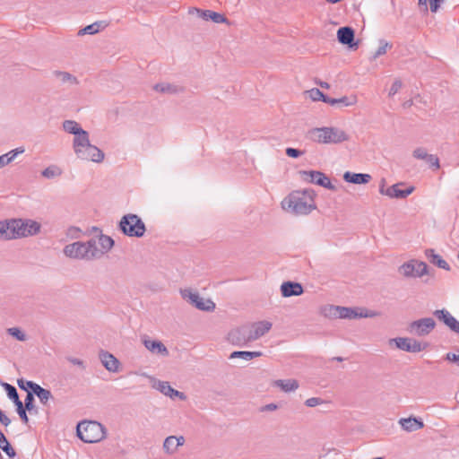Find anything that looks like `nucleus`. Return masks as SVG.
Masks as SVG:
<instances>
[{
    "instance_id": "e433bc0d",
    "label": "nucleus",
    "mask_w": 459,
    "mask_h": 459,
    "mask_svg": "<svg viewBox=\"0 0 459 459\" xmlns=\"http://www.w3.org/2000/svg\"><path fill=\"white\" fill-rule=\"evenodd\" d=\"M18 386L28 392L34 393L36 388L39 386L38 384L34 383L33 381L25 380V379H18L17 380Z\"/></svg>"
},
{
    "instance_id": "473e14b6",
    "label": "nucleus",
    "mask_w": 459,
    "mask_h": 459,
    "mask_svg": "<svg viewBox=\"0 0 459 459\" xmlns=\"http://www.w3.org/2000/svg\"><path fill=\"white\" fill-rule=\"evenodd\" d=\"M153 89L156 91L169 94H174L180 91V89L178 86L170 84L169 82L157 83L154 85Z\"/></svg>"
},
{
    "instance_id": "bf43d9fd",
    "label": "nucleus",
    "mask_w": 459,
    "mask_h": 459,
    "mask_svg": "<svg viewBox=\"0 0 459 459\" xmlns=\"http://www.w3.org/2000/svg\"><path fill=\"white\" fill-rule=\"evenodd\" d=\"M124 234L129 236V237H137L142 238L144 235L145 231H123Z\"/></svg>"
},
{
    "instance_id": "49530a36",
    "label": "nucleus",
    "mask_w": 459,
    "mask_h": 459,
    "mask_svg": "<svg viewBox=\"0 0 459 459\" xmlns=\"http://www.w3.org/2000/svg\"><path fill=\"white\" fill-rule=\"evenodd\" d=\"M23 152L24 149L21 147L8 152L7 153L4 154V156L5 158L6 162L9 164L16 158L18 154H22Z\"/></svg>"
},
{
    "instance_id": "c03bdc74",
    "label": "nucleus",
    "mask_w": 459,
    "mask_h": 459,
    "mask_svg": "<svg viewBox=\"0 0 459 459\" xmlns=\"http://www.w3.org/2000/svg\"><path fill=\"white\" fill-rule=\"evenodd\" d=\"M209 20L212 21L214 23L230 24L229 20L223 14L213 11H211Z\"/></svg>"
},
{
    "instance_id": "4d7b16f0",
    "label": "nucleus",
    "mask_w": 459,
    "mask_h": 459,
    "mask_svg": "<svg viewBox=\"0 0 459 459\" xmlns=\"http://www.w3.org/2000/svg\"><path fill=\"white\" fill-rule=\"evenodd\" d=\"M0 422L4 426L11 423V420L2 411H0Z\"/></svg>"
},
{
    "instance_id": "37998d69",
    "label": "nucleus",
    "mask_w": 459,
    "mask_h": 459,
    "mask_svg": "<svg viewBox=\"0 0 459 459\" xmlns=\"http://www.w3.org/2000/svg\"><path fill=\"white\" fill-rule=\"evenodd\" d=\"M7 333L18 341L24 342L27 340L26 334L18 327L8 328Z\"/></svg>"
},
{
    "instance_id": "a18cd8bd",
    "label": "nucleus",
    "mask_w": 459,
    "mask_h": 459,
    "mask_svg": "<svg viewBox=\"0 0 459 459\" xmlns=\"http://www.w3.org/2000/svg\"><path fill=\"white\" fill-rule=\"evenodd\" d=\"M16 406V411L18 413V415L20 416V419L22 420V421L25 424H27L29 422V418H28V415H27V409L23 406V403L22 402H21L20 403L18 404H15Z\"/></svg>"
},
{
    "instance_id": "f3484780",
    "label": "nucleus",
    "mask_w": 459,
    "mask_h": 459,
    "mask_svg": "<svg viewBox=\"0 0 459 459\" xmlns=\"http://www.w3.org/2000/svg\"><path fill=\"white\" fill-rule=\"evenodd\" d=\"M118 228V230H146L141 218L131 213L121 218Z\"/></svg>"
},
{
    "instance_id": "9d476101",
    "label": "nucleus",
    "mask_w": 459,
    "mask_h": 459,
    "mask_svg": "<svg viewBox=\"0 0 459 459\" xmlns=\"http://www.w3.org/2000/svg\"><path fill=\"white\" fill-rule=\"evenodd\" d=\"M436 327V322L432 317H423L415 321H412L408 325V332L416 336H427Z\"/></svg>"
},
{
    "instance_id": "8fccbe9b",
    "label": "nucleus",
    "mask_w": 459,
    "mask_h": 459,
    "mask_svg": "<svg viewBox=\"0 0 459 459\" xmlns=\"http://www.w3.org/2000/svg\"><path fill=\"white\" fill-rule=\"evenodd\" d=\"M403 82L401 80H395L389 90V96L395 95L402 88Z\"/></svg>"
},
{
    "instance_id": "5701e85b",
    "label": "nucleus",
    "mask_w": 459,
    "mask_h": 459,
    "mask_svg": "<svg viewBox=\"0 0 459 459\" xmlns=\"http://www.w3.org/2000/svg\"><path fill=\"white\" fill-rule=\"evenodd\" d=\"M399 424L403 429L408 432L416 431L424 427V423L420 420L412 417L400 419Z\"/></svg>"
},
{
    "instance_id": "69168bd1",
    "label": "nucleus",
    "mask_w": 459,
    "mask_h": 459,
    "mask_svg": "<svg viewBox=\"0 0 459 459\" xmlns=\"http://www.w3.org/2000/svg\"><path fill=\"white\" fill-rule=\"evenodd\" d=\"M365 310H367V309L366 308H359V312L357 311L356 318H365L364 317Z\"/></svg>"
},
{
    "instance_id": "a19ab883",
    "label": "nucleus",
    "mask_w": 459,
    "mask_h": 459,
    "mask_svg": "<svg viewBox=\"0 0 459 459\" xmlns=\"http://www.w3.org/2000/svg\"><path fill=\"white\" fill-rule=\"evenodd\" d=\"M0 448L9 456V457H14L16 455V453L14 449L12 447V446L9 444L6 437H3V439L0 441Z\"/></svg>"
},
{
    "instance_id": "ea45409f",
    "label": "nucleus",
    "mask_w": 459,
    "mask_h": 459,
    "mask_svg": "<svg viewBox=\"0 0 459 459\" xmlns=\"http://www.w3.org/2000/svg\"><path fill=\"white\" fill-rule=\"evenodd\" d=\"M210 13L211 10H202L196 7H192L188 10L189 14L196 15L204 21H209Z\"/></svg>"
},
{
    "instance_id": "4468645a",
    "label": "nucleus",
    "mask_w": 459,
    "mask_h": 459,
    "mask_svg": "<svg viewBox=\"0 0 459 459\" xmlns=\"http://www.w3.org/2000/svg\"><path fill=\"white\" fill-rule=\"evenodd\" d=\"M326 316L342 319H354L357 316V309L352 307L329 305L324 309Z\"/></svg>"
},
{
    "instance_id": "13d9d810",
    "label": "nucleus",
    "mask_w": 459,
    "mask_h": 459,
    "mask_svg": "<svg viewBox=\"0 0 459 459\" xmlns=\"http://www.w3.org/2000/svg\"><path fill=\"white\" fill-rule=\"evenodd\" d=\"M169 397L170 398L178 397L180 400H186V396L185 395L184 393L175 390L174 388H173V392L171 393V395Z\"/></svg>"
},
{
    "instance_id": "7ed1b4c3",
    "label": "nucleus",
    "mask_w": 459,
    "mask_h": 459,
    "mask_svg": "<svg viewBox=\"0 0 459 459\" xmlns=\"http://www.w3.org/2000/svg\"><path fill=\"white\" fill-rule=\"evenodd\" d=\"M307 134L311 141L321 144H338L350 138L344 130L333 126L315 127Z\"/></svg>"
},
{
    "instance_id": "e2e57ef3",
    "label": "nucleus",
    "mask_w": 459,
    "mask_h": 459,
    "mask_svg": "<svg viewBox=\"0 0 459 459\" xmlns=\"http://www.w3.org/2000/svg\"><path fill=\"white\" fill-rule=\"evenodd\" d=\"M174 441H176V444L178 446H181L185 443V437L183 436L176 437L174 436Z\"/></svg>"
},
{
    "instance_id": "20e7f679",
    "label": "nucleus",
    "mask_w": 459,
    "mask_h": 459,
    "mask_svg": "<svg viewBox=\"0 0 459 459\" xmlns=\"http://www.w3.org/2000/svg\"><path fill=\"white\" fill-rule=\"evenodd\" d=\"M77 436L85 443H97L105 438L106 429L98 421L83 420L77 425Z\"/></svg>"
},
{
    "instance_id": "1a4fd4ad",
    "label": "nucleus",
    "mask_w": 459,
    "mask_h": 459,
    "mask_svg": "<svg viewBox=\"0 0 459 459\" xmlns=\"http://www.w3.org/2000/svg\"><path fill=\"white\" fill-rule=\"evenodd\" d=\"M181 295L184 299L200 310L212 311L215 308V304L211 299L201 297L198 292L192 290H182Z\"/></svg>"
},
{
    "instance_id": "0e129e2a",
    "label": "nucleus",
    "mask_w": 459,
    "mask_h": 459,
    "mask_svg": "<svg viewBox=\"0 0 459 459\" xmlns=\"http://www.w3.org/2000/svg\"><path fill=\"white\" fill-rule=\"evenodd\" d=\"M8 165V163L5 160V158L4 155L0 156V169L4 168V166Z\"/></svg>"
},
{
    "instance_id": "5fc2aeb1",
    "label": "nucleus",
    "mask_w": 459,
    "mask_h": 459,
    "mask_svg": "<svg viewBox=\"0 0 459 459\" xmlns=\"http://www.w3.org/2000/svg\"><path fill=\"white\" fill-rule=\"evenodd\" d=\"M278 408H279V406L276 403H268V404H265V405L262 406L259 409V411L261 412H264V411H276Z\"/></svg>"
},
{
    "instance_id": "ddd939ff",
    "label": "nucleus",
    "mask_w": 459,
    "mask_h": 459,
    "mask_svg": "<svg viewBox=\"0 0 459 459\" xmlns=\"http://www.w3.org/2000/svg\"><path fill=\"white\" fill-rule=\"evenodd\" d=\"M228 341L234 345H246L253 342L251 339V331L248 325H244L232 329L228 333Z\"/></svg>"
},
{
    "instance_id": "a878e982",
    "label": "nucleus",
    "mask_w": 459,
    "mask_h": 459,
    "mask_svg": "<svg viewBox=\"0 0 459 459\" xmlns=\"http://www.w3.org/2000/svg\"><path fill=\"white\" fill-rule=\"evenodd\" d=\"M337 39L340 43L353 47L354 30L351 27H342L337 31Z\"/></svg>"
},
{
    "instance_id": "58836bf2",
    "label": "nucleus",
    "mask_w": 459,
    "mask_h": 459,
    "mask_svg": "<svg viewBox=\"0 0 459 459\" xmlns=\"http://www.w3.org/2000/svg\"><path fill=\"white\" fill-rule=\"evenodd\" d=\"M306 93L314 101L322 100L325 102V100L328 98L320 90L316 88L311 89L307 91Z\"/></svg>"
},
{
    "instance_id": "4be33fe9",
    "label": "nucleus",
    "mask_w": 459,
    "mask_h": 459,
    "mask_svg": "<svg viewBox=\"0 0 459 459\" xmlns=\"http://www.w3.org/2000/svg\"><path fill=\"white\" fill-rule=\"evenodd\" d=\"M281 292L282 297L289 298L291 296H300L303 292V286L295 281H284L281 285Z\"/></svg>"
},
{
    "instance_id": "09e8293b",
    "label": "nucleus",
    "mask_w": 459,
    "mask_h": 459,
    "mask_svg": "<svg viewBox=\"0 0 459 459\" xmlns=\"http://www.w3.org/2000/svg\"><path fill=\"white\" fill-rule=\"evenodd\" d=\"M391 48V45L384 40L380 41V46L377 49L376 53L374 54V58H377L378 56L385 55L388 48Z\"/></svg>"
},
{
    "instance_id": "aec40b11",
    "label": "nucleus",
    "mask_w": 459,
    "mask_h": 459,
    "mask_svg": "<svg viewBox=\"0 0 459 459\" xmlns=\"http://www.w3.org/2000/svg\"><path fill=\"white\" fill-rule=\"evenodd\" d=\"M248 325L251 331V339L254 342L268 333L273 325L269 321H259Z\"/></svg>"
},
{
    "instance_id": "c9c22d12",
    "label": "nucleus",
    "mask_w": 459,
    "mask_h": 459,
    "mask_svg": "<svg viewBox=\"0 0 459 459\" xmlns=\"http://www.w3.org/2000/svg\"><path fill=\"white\" fill-rule=\"evenodd\" d=\"M3 386L6 391L7 396L9 397L10 400L13 402L14 404H18L22 402L19 398L18 392L13 385L7 383H4Z\"/></svg>"
},
{
    "instance_id": "4c0bfd02",
    "label": "nucleus",
    "mask_w": 459,
    "mask_h": 459,
    "mask_svg": "<svg viewBox=\"0 0 459 459\" xmlns=\"http://www.w3.org/2000/svg\"><path fill=\"white\" fill-rule=\"evenodd\" d=\"M163 449L167 454H173L177 451L178 446L174 441V436H169L165 438L163 443Z\"/></svg>"
},
{
    "instance_id": "cd10ccee",
    "label": "nucleus",
    "mask_w": 459,
    "mask_h": 459,
    "mask_svg": "<svg viewBox=\"0 0 459 459\" xmlns=\"http://www.w3.org/2000/svg\"><path fill=\"white\" fill-rule=\"evenodd\" d=\"M425 255L429 262L436 264L437 267L446 271L450 270L449 264L444 259H442L440 255H437L433 249H427L425 251Z\"/></svg>"
},
{
    "instance_id": "423d86ee",
    "label": "nucleus",
    "mask_w": 459,
    "mask_h": 459,
    "mask_svg": "<svg viewBox=\"0 0 459 459\" xmlns=\"http://www.w3.org/2000/svg\"><path fill=\"white\" fill-rule=\"evenodd\" d=\"M64 254L65 256L73 259L78 260H91L95 259L91 256V247L87 242H74L72 244H68L64 247Z\"/></svg>"
},
{
    "instance_id": "79ce46f5",
    "label": "nucleus",
    "mask_w": 459,
    "mask_h": 459,
    "mask_svg": "<svg viewBox=\"0 0 459 459\" xmlns=\"http://www.w3.org/2000/svg\"><path fill=\"white\" fill-rule=\"evenodd\" d=\"M34 402H35V399H34L33 393L28 392L27 395L25 397V400H24L23 406L28 410L29 412H32L33 411H35V412H37Z\"/></svg>"
},
{
    "instance_id": "c756f323",
    "label": "nucleus",
    "mask_w": 459,
    "mask_h": 459,
    "mask_svg": "<svg viewBox=\"0 0 459 459\" xmlns=\"http://www.w3.org/2000/svg\"><path fill=\"white\" fill-rule=\"evenodd\" d=\"M263 355V353L261 351H233L230 355V359H243L245 360H251L255 358H258V357H261Z\"/></svg>"
},
{
    "instance_id": "3c124183",
    "label": "nucleus",
    "mask_w": 459,
    "mask_h": 459,
    "mask_svg": "<svg viewBox=\"0 0 459 459\" xmlns=\"http://www.w3.org/2000/svg\"><path fill=\"white\" fill-rule=\"evenodd\" d=\"M323 403H324V401L318 397H311L305 401V404L307 407H316L317 405L322 404Z\"/></svg>"
},
{
    "instance_id": "864d4df0",
    "label": "nucleus",
    "mask_w": 459,
    "mask_h": 459,
    "mask_svg": "<svg viewBox=\"0 0 459 459\" xmlns=\"http://www.w3.org/2000/svg\"><path fill=\"white\" fill-rule=\"evenodd\" d=\"M446 0H429V8L432 13H437L440 7V4Z\"/></svg>"
},
{
    "instance_id": "a211bd4d",
    "label": "nucleus",
    "mask_w": 459,
    "mask_h": 459,
    "mask_svg": "<svg viewBox=\"0 0 459 459\" xmlns=\"http://www.w3.org/2000/svg\"><path fill=\"white\" fill-rule=\"evenodd\" d=\"M412 157L416 160H425L436 170L440 168L439 159L436 155L429 154L424 147H417L414 149Z\"/></svg>"
},
{
    "instance_id": "6e6552de",
    "label": "nucleus",
    "mask_w": 459,
    "mask_h": 459,
    "mask_svg": "<svg viewBox=\"0 0 459 459\" xmlns=\"http://www.w3.org/2000/svg\"><path fill=\"white\" fill-rule=\"evenodd\" d=\"M89 244L92 250L91 256L100 258L113 247L114 240L109 236L100 234L96 238H91Z\"/></svg>"
},
{
    "instance_id": "2f4dec72",
    "label": "nucleus",
    "mask_w": 459,
    "mask_h": 459,
    "mask_svg": "<svg viewBox=\"0 0 459 459\" xmlns=\"http://www.w3.org/2000/svg\"><path fill=\"white\" fill-rule=\"evenodd\" d=\"M54 74L63 83H69L71 85H76L79 83L77 78L70 73L56 71Z\"/></svg>"
},
{
    "instance_id": "dca6fc26",
    "label": "nucleus",
    "mask_w": 459,
    "mask_h": 459,
    "mask_svg": "<svg viewBox=\"0 0 459 459\" xmlns=\"http://www.w3.org/2000/svg\"><path fill=\"white\" fill-rule=\"evenodd\" d=\"M433 316L440 322H443L452 332L459 334V321L448 310L445 308L437 309L433 312Z\"/></svg>"
},
{
    "instance_id": "603ef678",
    "label": "nucleus",
    "mask_w": 459,
    "mask_h": 459,
    "mask_svg": "<svg viewBox=\"0 0 459 459\" xmlns=\"http://www.w3.org/2000/svg\"><path fill=\"white\" fill-rule=\"evenodd\" d=\"M304 152L302 151H299L298 149H294V148H287L286 149V154L289 156V157H291V158H299V156H301Z\"/></svg>"
},
{
    "instance_id": "680f3d73",
    "label": "nucleus",
    "mask_w": 459,
    "mask_h": 459,
    "mask_svg": "<svg viewBox=\"0 0 459 459\" xmlns=\"http://www.w3.org/2000/svg\"><path fill=\"white\" fill-rule=\"evenodd\" d=\"M458 355L455 354V353H447L446 355V359L449 360V361H452V362H456L458 361Z\"/></svg>"
},
{
    "instance_id": "9b49d317",
    "label": "nucleus",
    "mask_w": 459,
    "mask_h": 459,
    "mask_svg": "<svg viewBox=\"0 0 459 459\" xmlns=\"http://www.w3.org/2000/svg\"><path fill=\"white\" fill-rule=\"evenodd\" d=\"M41 225L30 219H9L0 221V230H40Z\"/></svg>"
},
{
    "instance_id": "338daca9",
    "label": "nucleus",
    "mask_w": 459,
    "mask_h": 459,
    "mask_svg": "<svg viewBox=\"0 0 459 459\" xmlns=\"http://www.w3.org/2000/svg\"><path fill=\"white\" fill-rule=\"evenodd\" d=\"M418 1H419V5H423L425 7V9H427L428 0H418Z\"/></svg>"
},
{
    "instance_id": "72a5a7b5",
    "label": "nucleus",
    "mask_w": 459,
    "mask_h": 459,
    "mask_svg": "<svg viewBox=\"0 0 459 459\" xmlns=\"http://www.w3.org/2000/svg\"><path fill=\"white\" fill-rule=\"evenodd\" d=\"M152 387L159 390L166 396H170L173 392V388L170 386L169 383L167 381L160 380H153Z\"/></svg>"
},
{
    "instance_id": "6ab92c4d",
    "label": "nucleus",
    "mask_w": 459,
    "mask_h": 459,
    "mask_svg": "<svg viewBox=\"0 0 459 459\" xmlns=\"http://www.w3.org/2000/svg\"><path fill=\"white\" fill-rule=\"evenodd\" d=\"M142 341L144 347L152 353L161 355L163 357L169 356L167 347L160 341L151 340L147 336H143Z\"/></svg>"
},
{
    "instance_id": "f03ea898",
    "label": "nucleus",
    "mask_w": 459,
    "mask_h": 459,
    "mask_svg": "<svg viewBox=\"0 0 459 459\" xmlns=\"http://www.w3.org/2000/svg\"><path fill=\"white\" fill-rule=\"evenodd\" d=\"M315 198L316 193L312 189L295 190L281 200V207L292 215H307L316 209Z\"/></svg>"
},
{
    "instance_id": "052dcab7",
    "label": "nucleus",
    "mask_w": 459,
    "mask_h": 459,
    "mask_svg": "<svg viewBox=\"0 0 459 459\" xmlns=\"http://www.w3.org/2000/svg\"><path fill=\"white\" fill-rule=\"evenodd\" d=\"M377 316H379V313L377 312V311H374V310H368L367 309V310H365V313H364V317L365 318H368V317L372 318V317H376Z\"/></svg>"
},
{
    "instance_id": "b1692460",
    "label": "nucleus",
    "mask_w": 459,
    "mask_h": 459,
    "mask_svg": "<svg viewBox=\"0 0 459 459\" xmlns=\"http://www.w3.org/2000/svg\"><path fill=\"white\" fill-rule=\"evenodd\" d=\"M273 386L280 388L284 393L296 391L299 385L296 379H278L272 384Z\"/></svg>"
},
{
    "instance_id": "2eb2a0df",
    "label": "nucleus",
    "mask_w": 459,
    "mask_h": 459,
    "mask_svg": "<svg viewBox=\"0 0 459 459\" xmlns=\"http://www.w3.org/2000/svg\"><path fill=\"white\" fill-rule=\"evenodd\" d=\"M391 342H394L398 349L408 352H420L425 350L427 346V344H422L417 340L406 337L392 339Z\"/></svg>"
},
{
    "instance_id": "39448f33",
    "label": "nucleus",
    "mask_w": 459,
    "mask_h": 459,
    "mask_svg": "<svg viewBox=\"0 0 459 459\" xmlns=\"http://www.w3.org/2000/svg\"><path fill=\"white\" fill-rule=\"evenodd\" d=\"M398 273L404 278H420L429 273L426 263L411 259L398 267Z\"/></svg>"
},
{
    "instance_id": "412c9836",
    "label": "nucleus",
    "mask_w": 459,
    "mask_h": 459,
    "mask_svg": "<svg viewBox=\"0 0 459 459\" xmlns=\"http://www.w3.org/2000/svg\"><path fill=\"white\" fill-rule=\"evenodd\" d=\"M100 359L102 365L109 372L119 371L120 362L113 354L109 353L108 351H101L100 352Z\"/></svg>"
},
{
    "instance_id": "6e6d98bb",
    "label": "nucleus",
    "mask_w": 459,
    "mask_h": 459,
    "mask_svg": "<svg viewBox=\"0 0 459 459\" xmlns=\"http://www.w3.org/2000/svg\"><path fill=\"white\" fill-rule=\"evenodd\" d=\"M67 360L74 364V365H76L78 367H80L81 368L84 369L85 368V366H84V362L80 359H77V358H74V357H68L67 358Z\"/></svg>"
},
{
    "instance_id": "7c9ffc66",
    "label": "nucleus",
    "mask_w": 459,
    "mask_h": 459,
    "mask_svg": "<svg viewBox=\"0 0 459 459\" xmlns=\"http://www.w3.org/2000/svg\"><path fill=\"white\" fill-rule=\"evenodd\" d=\"M63 170L57 165H50L41 171L42 177L48 179H54L60 177Z\"/></svg>"
},
{
    "instance_id": "bb28decb",
    "label": "nucleus",
    "mask_w": 459,
    "mask_h": 459,
    "mask_svg": "<svg viewBox=\"0 0 459 459\" xmlns=\"http://www.w3.org/2000/svg\"><path fill=\"white\" fill-rule=\"evenodd\" d=\"M38 231H0V241H7L33 236Z\"/></svg>"
},
{
    "instance_id": "0eeeda50",
    "label": "nucleus",
    "mask_w": 459,
    "mask_h": 459,
    "mask_svg": "<svg viewBox=\"0 0 459 459\" xmlns=\"http://www.w3.org/2000/svg\"><path fill=\"white\" fill-rule=\"evenodd\" d=\"M302 179L310 184H315L323 186L328 190L336 191L337 187L334 186L330 178L323 172L318 170H302L299 172Z\"/></svg>"
},
{
    "instance_id": "f704fd0d",
    "label": "nucleus",
    "mask_w": 459,
    "mask_h": 459,
    "mask_svg": "<svg viewBox=\"0 0 459 459\" xmlns=\"http://www.w3.org/2000/svg\"><path fill=\"white\" fill-rule=\"evenodd\" d=\"M33 394L37 395L42 404L46 405L48 402L53 398L51 392L41 387L39 385L34 391Z\"/></svg>"
},
{
    "instance_id": "393cba45",
    "label": "nucleus",
    "mask_w": 459,
    "mask_h": 459,
    "mask_svg": "<svg viewBox=\"0 0 459 459\" xmlns=\"http://www.w3.org/2000/svg\"><path fill=\"white\" fill-rule=\"evenodd\" d=\"M343 179L346 182L352 184H368L371 180V176L369 174L352 173L347 171L343 174Z\"/></svg>"
},
{
    "instance_id": "de8ad7c7",
    "label": "nucleus",
    "mask_w": 459,
    "mask_h": 459,
    "mask_svg": "<svg viewBox=\"0 0 459 459\" xmlns=\"http://www.w3.org/2000/svg\"><path fill=\"white\" fill-rule=\"evenodd\" d=\"M99 31V25L97 23H93L91 25H88L84 27L83 29L80 30L78 34L79 35H85V34H95Z\"/></svg>"
},
{
    "instance_id": "774afa93",
    "label": "nucleus",
    "mask_w": 459,
    "mask_h": 459,
    "mask_svg": "<svg viewBox=\"0 0 459 459\" xmlns=\"http://www.w3.org/2000/svg\"><path fill=\"white\" fill-rule=\"evenodd\" d=\"M320 86L322 88L329 89V84L327 82H320Z\"/></svg>"
},
{
    "instance_id": "c85d7f7f",
    "label": "nucleus",
    "mask_w": 459,
    "mask_h": 459,
    "mask_svg": "<svg viewBox=\"0 0 459 459\" xmlns=\"http://www.w3.org/2000/svg\"><path fill=\"white\" fill-rule=\"evenodd\" d=\"M325 102L331 106L342 104L343 106L350 107L355 105L358 102V98L356 95H351L350 97L344 96L340 99H333L328 97L326 100H325Z\"/></svg>"
},
{
    "instance_id": "f8f14e48",
    "label": "nucleus",
    "mask_w": 459,
    "mask_h": 459,
    "mask_svg": "<svg viewBox=\"0 0 459 459\" xmlns=\"http://www.w3.org/2000/svg\"><path fill=\"white\" fill-rule=\"evenodd\" d=\"M403 186H404V183L400 182L385 188V179H383L379 186V193L383 195L388 196L389 198L404 199L414 191V187L409 186L405 189H402L401 187Z\"/></svg>"
},
{
    "instance_id": "f257e3e1",
    "label": "nucleus",
    "mask_w": 459,
    "mask_h": 459,
    "mask_svg": "<svg viewBox=\"0 0 459 459\" xmlns=\"http://www.w3.org/2000/svg\"><path fill=\"white\" fill-rule=\"evenodd\" d=\"M62 127L65 133L74 135L72 147L77 159L94 163H101L104 160L105 153L96 145L91 143L89 133L78 122L65 120Z\"/></svg>"
}]
</instances>
